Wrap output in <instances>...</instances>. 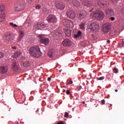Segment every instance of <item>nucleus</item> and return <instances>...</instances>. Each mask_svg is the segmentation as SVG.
I'll return each instance as SVG.
<instances>
[{"instance_id": "obj_1", "label": "nucleus", "mask_w": 124, "mask_h": 124, "mask_svg": "<svg viewBox=\"0 0 124 124\" xmlns=\"http://www.w3.org/2000/svg\"><path fill=\"white\" fill-rule=\"evenodd\" d=\"M29 53L31 56L35 58H39L42 55L40 48L38 46H32L29 50Z\"/></svg>"}, {"instance_id": "obj_2", "label": "nucleus", "mask_w": 124, "mask_h": 124, "mask_svg": "<svg viewBox=\"0 0 124 124\" xmlns=\"http://www.w3.org/2000/svg\"><path fill=\"white\" fill-rule=\"evenodd\" d=\"M105 15H104V13L101 11H98L96 12L95 13L93 14V17L95 18L96 20H102L104 18Z\"/></svg>"}, {"instance_id": "obj_3", "label": "nucleus", "mask_w": 124, "mask_h": 124, "mask_svg": "<svg viewBox=\"0 0 124 124\" xmlns=\"http://www.w3.org/2000/svg\"><path fill=\"white\" fill-rule=\"evenodd\" d=\"M39 37L40 38V41L41 43L43 44H45V45H47L49 44V42H50V40L48 38L45 37V35L41 34L39 35Z\"/></svg>"}, {"instance_id": "obj_4", "label": "nucleus", "mask_w": 124, "mask_h": 124, "mask_svg": "<svg viewBox=\"0 0 124 124\" xmlns=\"http://www.w3.org/2000/svg\"><path fill=\"white\" fill-rule=\"evenodd\" d=\"M88 29H89V30H91V31H93L97 32V31H99V26L96 24V23H92L88 26Z\"/></svg>"}, {"instance_id": "obj_5", "label": "nucleus", "mask_w": 124, "mask_h": 124, "mask_svg": "<svg viewBox=\"0 0 124 124\" xmlns=\"http://www.w3.org/2000/svg\"><path fill=\"white\" fill-rule=\"evenodd\" d=\"M111 29V25L109 23H105L102 26V31L104 33L109 32Z\"/></svg>"}, {"instance_id": "obj_6", "label": "nucleus", "mask_w": 124, "mask_h": 124, "mask_svg": "<svg viewBox=\"0 0 124 124\" xmlns=\"http://www.w3.org/2000/svg\"><path fill=\"white\" fill-rule=\"evenodd\" d=\"M55 7L56 8H58V9H60V10H63V9L65 8V6L60 0L56 1Z\"/></svg>"}, {"instance_id": "obj_7", "label": "nucleus", "mask_w": 124, "mask_h": 124, "mask_svg": "<svg viewBox=\"0 0 124 124\" xmlns=\"http://www.w3.org/2000/svg\"><path fill=\"white\" fill-rule=\"evenodd\" d=\"M25 9V5L23 4L17 3L15 5L14 10L15 11H22Z\"/></svg>"}, {"instance_id": "obj_8", "label": "nucleus", "mask_w": 124, "mask_h": 124, "mask_svg": "<svg viewBox=\"0 0 124 124\" xmlns=\"http://www.w3.org/2000/svg\"><path fill=\"white\" fill-rule=\"evenodd\" d=\"M63 24L65 26H66L68 28H72L74 26V24H73V22L70 21V20L66 19H64L62 21Z\"/></svg>"}, {"instance_id": "obj_9", "label": "nucleus", "mask_w": 124, "mask_h": 124, "mask_svg": "<svg viewBox=\"0 0 124 124\" xmlns=\"http://www.w3.org/2000/svg\"><path fill=\"white\" fill-rule=\"evenodd\" d=\"M47 19L48 23H55V22H57V18L54 15L48 16Z\"/></svg>"}, {"instance_id": "obj_10", "label": "nucleus", "mask_w": 124, "mask_h": 124, "mask_svg": "<svg viewBox=\"0 0 124 124\" xmlns=\"http://www.w3.org/2000/svg\"><path fill=\"white\" fill-rule=\"evenodd\" d=\"M62 44L65 47H69V46H71V41L69 39H65L62 41Z\"/></svg>"}, {"instance_id": "obj_11", "label": "nucleus", "mask_w": 124, "mask_h": 124, "mask_svg": "<svg viewBox=\"0 0 124 124\" xmlns=\"http://www.w3.org/2000/svg\"><path fill=\"white\" fill-rule=\"evenodd\" d=\"M12 68L14 71H18L20 69V66L18 62H14L12 64Z\"/></svg>"}, {"instance_id": "obj_12", "label": "nucleus", "mask_w": 124, "mask_h": 124, "mask_svg": "<svg viewBox=\"0 0 124 124\" xmlns=\"http://www.w3.org/2000/svg\"><path fill=\"white\" fill-rule=\"evenodd\" d=\"M34 27L36 29H44V28H45V25L43 23L39 22L35 24Z\"/></svg>"}, {"instance_id": "obj_13", "label": "nucleus", "mask_w": 124, "mask_h": 124, "mask_svg": "<svg viewBox=\"0 0 124 124\" xmlns=\"http://www.w3.org/2000/svg\"><path fill=\"white\" fill-rule=\"evenodd\" d=\"M106 14L107 16H113L114 15V11L112 9H108L106 11Z\"/></svg>"}, {"instance_id": "obj_14", "label": "nucleus", "mask_w": 124, "mask_h": 124, "mask_svg": "<svg viewBox=\"0 0 124 124\" xmlns=\"http://www.w3.org/2000/svg\"><path fill=\"white\" fill-rule=\"evenodd\" d=\"M98 4L101 5V7H107L109 5L108 3H103L102 0H99L98 1Z\"/></svg>"}, {"instance_id": "obj_15", "label": "nucleus", "mask_w": 124, "mask_h": 124, "mask_svg": "<svg viewBox=\"0 0 124 124\" xmlns=\"http://www.w3.org/2000/svg\"><path fill=\"white\" fill-rule=\"evenodd\" d=\"M67 15L68 17H69L70 19H73L75 17V13L74 12H67Z\"/></svg>"}, {"instance_id": "obj_16", "label": "nucleus", "mask_w": 124, "mask_h": 124, "mask_svg": "<svg viewBox=\"0 0 124 124\" xmlns=\"http://www.w3.org/2000/svg\"><path fill=\"white\" fill-rule=\"evenodd\" d=\"M0 69L2 73H6V72H7V70H8V68L6 66H1Z\"/></svg>"}, {"instance_id": "obj_17", "label": "nucleus", "mask_w": 124, "mask_h": 124, "mask_svg": "<svg viewBox=\"0 0 124 124\" xmlns=\"http://www.w3.org/2000/svg\"><path fill=\"white\" fill-rule=\"evenodd\" d=\"M5 19V13L2 12L0 13V22H3Z\"/></svg>"}, {"instance_id": "obj_18", "label": "nucleus", "mask_w": 124, "mask_h": 124, "mask_svg": "<svg viewBox=\"0 0 124 124\" xmlns=\"http://www.w3.org/2000/svg\"><path fill=\"white\" fill-rule=\"evenodd\" d=\"M68 0L69 3H72V2L73 3L74 5H75V6H77V5H78V0Z\"/></svg>"}, {"instance_id": "obj_19", "label": "nucleus", "mask_w": 124, "mask_h": 124, "mask_svg": "<svg viewBox=\"0 0 124 124\" xmlns=\"http://www.w3.org/2000/svg\"><path fill=\"white\" fill-rule=\"evenodd\" d=\"M24 37V31H19V41H21L22 38Z\"/></svg>"}, {"instance_id": "obj_20", "label": "nucleus", "mask_w": 124, "mask_h": 124, "mask_svg": "<svg viewBox=\"0 0 124 124\" xmlns=\"http://www.w3.org/2000/svg\"><path fill=\"white\" fill-rule=\"evenodd\" d=\"M82 35V32L79 31L77 34H74V36L75 38H79V37H81Z\"/></svg>"}, {"instance_id": "obj_21", "label": "nucleus", "mask_w": 124, "mask_h": 124, "mask_svg": "<svg viewBox=\"0 0 124 124\" xmlns=\"http://www.w3.org/2000/svg\"><path fill=\"white\" fill-rule=\"evenodd\" d=\"M65 34H66L67 36H70L71 35V31L69 29H66L65 30Z\"/></svg>"}, {"instance_id": "obj_22", "label": "nucleus", "mask_w": 124, "mask_h": 124, "mask_svg": "<svg viewBox=\"0 0 124 124\" xmlns=\"http://www.w3.org/2000/svg\"><path fill=\"white\" fill-rule=\"evenodd\" d=\"M20 55L21 53L19 52H16L15 53L14 55H13L12 58H14V59H16V58H18V57H19V56H20Z\"/></svg>"}, {"instance_id": "obj_23", "label": "nucleus", "mask_w": 124, "mask_h": 124, "mask_svg": "<svg viewBox=\"0 0 124 124\" xmlns=\"http://www.w3.org/2000/svg\"><path fill=\"white\" fill-rule=\"evenodd\" d=\"M5 37L7 40H9V39H10V37H11V34H10V33L9 32L5 34Z\"/></svg>"}, {"instance_id": "obj_24", "label": "nucleus", "mask_w": 124, "mask_h": 124, "mask_svg": "<svg viewBox=\"0 0 124 124\" xmlns=\"http://www.w3.org/2000/svg\"><path fill=\"white\" fill-rule=\"evenodd\" d=\"M85 17H86V16H85V15L80 14L78 16V18L79 19V20H81V19H84Z\"/></svg>"}, {"instance_id": "obj_25", "label": "nucleus", "mask_w": 124, "mask_h": 124, "mask_svg": "<svg viewBox=\"0 0 124 124\" xmlns=\"http://www.w3.org/2000/svg\"><path fill=\"white\" fill-rule=\"evenodd\" d=\"M4 5H0V13L1 12H4V9H5Z\"/></svg>"}, {"instance_id": "obj_26", "label": "nucleus", "mask_w": 124, "mask_h": 124, "mask_svg": "<svg viewBox=\"0 0 124 124\" xmlns=\"http://www.w3.org/2000/svg\"><path fill=\"white\" fill-rule=\"evenodd\" d=\"M85 26H86V24L81 23L79 25L81 30H85Z\"/></svg>"}, {"instance_id": "obj_27", "label": "nucleus", "mask_w": 124, "mask_h": 124, "mask_svg": "<svg viewBox=\"0 0 124 124\" xmlns=\"http://www.w3.org/2000/svg\"><path fill=\"white\" fill-rule=\"evenodd\" d=\"M29 65H30V63H29V62H25L23 63V66L25 67H27Z\"/></svg>"}, {"instance_id": "obj_28", "label": "nucleus", "mask_w": 124, "mask_h": 124, "mask_svg": "<svg viewBox=\"0 0 124 124\" xmlns=\"http://www.w3.org/2000/svg\"><path fill=\"white\" fill-rule=\"evenodd\" d=\"M25 25L27 27H30V26H31V22H29V19L26 20V23H25Z\"/></svg>"}, {"instance_id": "obj_29", "label": "nucleus", "mask_w": 124, "mask_h": 124, "mask_svg": "<svg viewBox=\"0 0 124 124\" xmlns=\"http://www.w3.org/2000/svg\"><path fill=\"white\" fill-rule=\"evenodd\" d=\"M10 25L11 26H12L13 27V28H17L18 27L17 25L14 24V23H10Z\"/></svg>"}, {"instance_id": "obj_30", "label": "nucleus", "mask_w": 124, "mask_h": 124, "mask_svg": "<svg viewBox=\"0 0 124 124\" xmlns=\"http://www.w3.org/2000/svg\"><path fill=\"white\" fill-rule=\"evenodd\" d=\"M84 5H85V6H90V4H89V2L86 1L85 2V3H83Z\"/></svg>"}, {"instance_id": "obj_31", "label": "nucleus", "mask_w": 124, "mask_h": 124, "mask_svg": "<svg viewBox=\"0 0 124 124\" xmlns=\"http://www.w3.org/2000/svg\"><path fill=\"white\" fill-rule=\"evenodd\" d=\"M4 57V54L2 52H0V59H2Z\"/></svg>"}, {"instance_id": "obj_32", "label": "nucleus", "mask_w": 124, "mask_h": 124, "mask_svg": "<svg viewBox=\"0 0 124 124\" xmlns=\"http://www.w3.org/2000/svg\"><path fill=\"white\" fill-rule=\"evenodd\" d=\"M114 73H118V72H119V71L118 70V68L115 67L114 68Z\"/></svg>"}, {"instance_id": "obj_33", "label": "nucleus", "mask_w": 124, "mask_h": 124, "mask_svg": "<svg viewBox=\"0 0 124 124\" xmlns=\"http://www.w3.org/2000/svg\"><path fill=\"white\" fill-rule=\"evenodd\" d=\"M41 8V6L40 5H38L35 7L36 9H40Z\"/></svg>"}, {"instance_id": "obj_34", "label": "nucleus", "mask_w": 124, "mask_h": 124, "mask_svg": "<svg viewBox=\"0 0 124 124\" xmlns=\"http://www.w3.org/2000/svg\"><path fill=\"white\" fill-rule=\"evenodd\" d=\"M68 115H69L68 112H65L64 117H65V118H67V117H68Z\"/></svg>"}, {"instance_id": "obj_35", "label": "nucleus", "mask_w": 124, "mask_h": 124, "mask_svg": "<svg viewBox=\"0 0 124 124\" xmlns=\"http://www.w3.org/2000/svg\"><path fill=\"white\" fill-rule=\"evenodd\" d=\"M104 77H101L98 78V80H104Z\"/></svg>"}, {"instance_id": "obj_36", "label": "nucleus", "mask_w": 124, "mask_h": 124, "mask_svg": "<svg viewBox=\"0 0 124 124\" xmlns=\"http://www.w3.org/2000/svg\"><path fill=\"white\" fill-rule=\"evenodd\" d=\"M109 1H111V2H116L117 1V0H108Z\"/></svg>"}, {"instance_id": "obj_37", "label": "nucleus", "mask_w": 124, "mask_h": 124, "mask_svg": "<svg viewBox=\"0 0 124 124\" xmlns=\"http://www.w3.org/2000/svg\"><path fill=\"white\" fill-rule=\"evenodd\" d=\"M110 19L112 21H115V17H111L110 18Z\"/></svg>"}, {"instance_id": "obj_38", "label": "nucleus", "mask_w": 124, "mask_h": 124, "mask_svg": "<svg viewBox=\"0 0 124 124\" xmlns=\"http://www.w3.org/2000/svg\"><path fill=\"white\" fill-rule=\"evenodd\" d=\"M66 93L67 94H70V92L69 91V90H67L66 91Z\"/></svg>"}, {"instance_id": "obj_39", "label": "nucleus", "mask_w": 124, "mask_h": 124, "mask_svg": "<svg viewBox=\"0 0 124 124\" xmlns=\"http://www.w3.org/2000/svg\"><path fill=\"white\" fill-rule=\"evenodd\" d=\"M101 103H102V104H105V100H102L101 101Z\"/></svg>"}, {"instance_id": "obj_40", "label": "nucleus", "mask_w": 124, "mask_h": 124, "mask_svg": "<svg viewBox=\"0 0 124 124\" xmlns=\"http://www.w3.org/2000/svg\"><path fill=\"white\" fill-rule=\"evenodd\" d=\"M33 0H27V2H29V3H31V1H32Z\"/></svg>"}, {"instance_id": "obj_41", "label": "nucleus", "mask_w": 124, "mask_h": 124, "mask_svg": "<svg viewBox=\"0 0 124 124\" xmlns=\"http://www.w3.org/2000/svg\"><path fill=\"white\" fill-rule=\"evenodd\" d=\"M57 124H64V123H63V122L61 121V122H58Z\"/></svg>"}, {"instance_id": "obj_42", "label": "nucleus", "mask_w": 124, "mask_h": 124, "mask_svg": "<svg viewBox=\"0 0 124 124\" xmlns=\"http://www.w3.org/2000/svg\"><path fill=\"white\" fill-rule=\"evenodd\" d=\"M12 48L13 50H16V46H12Z\"/></svg>"}, {"instance_id": "obj_43", "label": "nucleus", "mask_w": 124, "mask_h": 124, "mask_svg": "<svg viewBox=\"0 0 124 124\" xmlns=\"http://www.w3.org/2000/svg\"><path fill=\"white\" fill-rule=\"evenodd\" d=\"M47 81H48V82H50V81H51V77H49L47 78Z\"/></svg>"}, {"instance_id": "obj_44", "label": "nucleus", "mask_w": 124, "mask_h": 124, "mask_svg": "<svg viewBox=\"0 0 124 124\" xmlns=\"http://www.w3.org/2000/svg\"><path fill=\"white\" fill-rule=\"evenodd\" d=\"M73 83V81H70V82H69V83L70 84V85L72 84Z\"/></svg>"}, {"instance_id": "obj_45", "label": "nucleus", "mask_w": 124, "mask_h": 124, "mask_svg": "<svg viewBox=\"0 0 124 124\" xmlns=\"http://www.w3.org/2000/svg\"><path fill=\"white\" fill-rule=\"evenodd\" d=\"M110 40H108L107 41V43H110Z\"/></svg>"}, {"instance_id": "obj_46", "label": "nucleus", "mask_w": 124, "mask_h": 124, "mask_svg": "<svg viewBox=\"0 0 124 124\" xmlns=\"http://www.w3.org/2000/svg\"><path fill=\"white\" fill-rule=\"evenodd\" d=\"M62 92H63V93H65V90H64V89L63 90Z\"/></svg>"}, {"instance_id": "obj_47", "label": "nucleus", "mask_w": 124, "mask_h": 124, "mask_svg": "<svg viewBox=\"0 0 124 124\" xmlns=\"http://www.w3.org/2000/svg\"><path fill=\"white\" fill-rule=\"evenodd\" d=\"M115 91L116 92V93H118V90L116 89Z\"/></svg>"}, {"instance_id": "obj_48", "label": "nucleus", "mask_w": 124, "mask_h": 124, "mask_svg": "<svg viewBox=\"0 0 124 124\" xmlns=\"http://www.w3.org/2000/svg\"><path fill=\"white\" fill-rule=\"evenodd\" d=\"M109 107H112V105H110V106H108Z\"/></svg>"}, {"instance_id": "obj_49", "label": "nucleus", "mask_w": 124, "mask_h": 124, "mask_svg": "<svg viewBox=\"0 0 124 124\" xmlns=\"http://www.w3.org/2000/svg\"><path fill=\"white\" fill-rule=\"evenodd\" d=\"M82 103L83 104H85V102L84 101L82 102Z\"/></svg>"}, {"instance_id": "obj_50", "label": "nucleus", "mask_w": 124, "mask_h": 124, "mask_svg": "<svg viewBox=\"0 0 124 124\" xmlns=\"http://www.w3.org/2000/svg\"><path fill=\"white\" fill-rule=\"evenodd\" d=\"M16 124H19V122H16Z\"/></svg>"}, {"instance_id": "obj_51", "label": "nucleus", "mask_w": 124, "mask_h": 124, "mask_svg": "<svg viewBox=\"0 0 124 124\" xmlns=\"http://www.w3.org/2000/svg\"><path fill=\"white\" fill-rule=\"evenodd\" d=\"M74 109L73 108V111H74Z\"/></svg>"}, {"instance_id": "obj_52", "label": "nucleus", "mask_w": 124, "mask_h": 124, "mask_svg": "<svg viewBox=\"0 0 124 124\" xmlns=\"http://www.w3.org/2000/svg\"><path fill=\"white\" fill-rule=\"evenodd\" d=\"M58 119H61V117H59Z\"/></svg>"}, {"instance_id": "obj_53", "label": "nucleus", "mask_w": 124, "mask_h": 124, "mask_svg": "<svg viewBox=\"0 0 124 124\" xmlns=\"http://www.w3.org/2000/svg\"><path fill=\"white\" fill-rule=\"evenodd\" d=\"M123 60H124V57Z\"/></svg>"}]
</instances>
